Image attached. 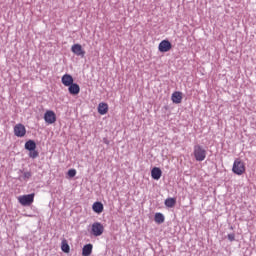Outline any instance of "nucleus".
<instances>
[{
	"mask_svg": "<svg viewBox=\"0 0 256 256\" xmlns=\"http://www.w3.org/2000/svg\"><path fill=\"white\" fill-rule=\"evenodd\" d=\"M68 93L70 95H79L81 93V87L77 83H72L70 86H68Z\"/></svg>",
	"mask_w": 256,
	"mask_h": 256,
	"instance_id": "9d476101",
	"label": "nucleus"
},
{
	"mask_svg": "<svg viewBox=\"0 0 256 256\" xmlns=\"http://www.w3.org/2000/svg\"><path fill=\"white\" fill-rule=\"evenodd\" d=\"M104 231H105V228L103 227V224H101V222H94L92 224L91 234L94 237H101Z\"/></svg>",
	"mask_w": 256,
	"mask_h": 256,
	"instance_id": "20e7f679",
	"label": "nucleus"
},
{
	"mask_svg": "<svg viewBox=\"0 0 256 256\" xmlns=\"http://www.w3.org/2000/svg\"><path fill=\"white\" fill-rule=\"evenodd\" d=\"M61 81L65 87H69L74 80H73V76H71L70 74H64L61 78Z\"/></svg>",
	"mask_w": 256,
	"mask_h": 256,
	"instance_id": "f8f14e48",
	"label": "nucleus"
},
{
	"mask_svg": "<svg viewBox=\"0 0 256 256\" xmlns=\"http://www.w3.org/2000/svg\"><path fill=\"white\" fill-rule=\"evenodd\" d=\"M25 149L26 151H29L28 156L30 159H37L39 157V151H37V143H35L33 140H28L25 143Z\"/></svg>",
	"mask_w": 256,
	"mask_h": 256,
	"instance_id": "f257e3e1",
	"label": "nucleus"
},
{
	"mask_svg": "<svg viewBox=\"0 0 256 256\" xmlns=\"http://www.w3.org/2000/svg\"><path fill=\"white\" fill-rule=\"evenodd\" d=\"M232 171L235 175H243L245 173V163L240 159H236L233 163Z\"/></svg>",
	"mask_w": 256,
	"mask_h": 256,
	"instance_id": "7ed1b4c3",
	"label": "nucleus"
},
{
	"mask_svg": "<svg viewBox=\"0 0 256 256\" xmlns=\"http://www.w3.org/2000/svg\"><path fill=\"white\" fill-rule=\"evenodd\" d=\"M76 175H77V170H75V169L68 170L69 177H75Z\"/></svg>",
	"mask_w": 256,
	"mask_h": 256,
	"instance_id": "412c9836",
	"label": "nucleus"
},
{
	"mask_svg": "<svg viewBox=\"0 0 256 256\" xmlns=\"http://www.w3.org/2000/svg\"><path fill=\"white\" fill-rule=\"evenodd\" d=\"M163 175V171H161V168L159 167H154L151 170V177L152 179H154L155 181H159V179H161V176Z\"/></svg>",
	"mask_w": 256,
	"mask_h": 256,
	"instance_id": "9b49d317",
	"label": "nucleus"
},
{
	"mask_svg": "<svg viewBox=\"0 0 256 256\" xmlns=\"http://www.w3.org/2000/svg\"><path fill=\"white\" fill-rule=\"evenodd\" d=\"M27 133V129L25 128V125L19 123L14 126V135L16 137H25Z\"/></svg>",
	"mask_w": 256,
	"mask_h": 256,
	"instance_id": "0eeeda50",
	"label": "nucleus"
},
{
	"mask_svg": "<svg viewBox=\"0 0 256 256\" xmlns=\"http://www.w3.org/2000/svg\"><path fill=\"white\" fill-rule=\"evenodd\" d=\"M227 238L230 242L235 241V233H230L227 235Z\"/></svg>",
	"mask_w": 256,
	"mask_h": 256,
	"instance_id": "4be33fe9",
	"label": "nucleus"
},
{
	"mask_svg": "<svg viewBox=\"0 0 256 256\" xmlns=\"http://www.w3.org/2000/svg\"><path fill=\"white\" fill-rule=\"evenodd\" d=\"M92 209L94 213H103V203L94 202L92 205Z\"/></svg>",
	"mask_w": 256,
	"mask_h": 256,
	"instance_id": "dca6fc26",
	"label": "nucleus"
},
{
	"mask_svg": "<svg viewBox=\"0 0 256 256\" xmlns=\"http://www.w3.org/2000/svg\"><path fill=\"white\" fill-rule=\"evenodd\" d=\"M20 173H23V175H22L23 181H29V179H31V177H33V173H31V171L23 172L22 170H20Z\"/></svg>",
	"mask_w": 256,
	"mask_h": 256,
	"instance_id": "aec40b11",
	"label": "nucleus"
},
{
	"mask_svg": "<svg viewBox=\"0 0 256 256\" xmlns=\"http://www.w3.org/2000/svg\"><path fill=\"white\" fill-rule=\"evenodd\" d=\"M71 51L74 53V55H77V57H85V50L81 44L72 45Z\"/></svg>",
	"mask_w": 256,
	"mask_h": 256,
	"instance_id": "1a4fd4ad",
	"label": "nucleus"
},
{
	"mask_svg": "<svg viewBox=\"0 0 256 256\" xmlns=\"http://www.w3.org/2000/svg\"><path fill=\"white\" fill-rule=\"evenodd\" d=\"M154 221L155 223H158V225H161V223H165V216L162 213L158 212L154 216Z\"/></svg>",
	"mask_w": 256,
	"mask_h": 256,
	"instance_id": "f3484780",
	"label": "nucleus"
},
{
	"mask_svg": "<svg viewBox=\"0 0 256 256\" xmlns=\"http://www.w3.org/2000/svg\"><path fill=\"white\" fill-rule=\"evenodd\" d=\"M61 249L63 253H69V251H71V247L69 246V243H67V240L65 239L62 240Z\"/></svg>",
	"mask_w": 256,
	"mask_h": 256,
	"instance_id": "6ab92c4d",
	"label": "nucleus"
},
{
	"mask_svg": "<svg viewBox=\"0 0 256 256\" xmlns=\"http://www.w3.org/2000/svg\"><path fill=\"white\" fill-rule=\"evenodd\" d=\"M109 111V105L105 102H101L98 104V113L100 115H107V112Z\"/></svg>",
	"mask_w": 256,
	"mask_h": 256,
	"instance_id": "4468645a",
	"label": "nucleus"
},
{
	"mask_svg": "<svg viewBox=\"0 0 256 256\" xmlns=\"http://www.w3.org/2000/svg\"><path fill=\"white\" fill-rule=\"evenodd\" d=\"M194 158L196 161H205L206 157H207V150H205V148H203V146L196 144L194 145Z\"/></svg>",
	"mask_w": 256,
	"mask_h": 256,
	"instance_id": "f03ea898",
	"label": "nucleus"
},
{
	"mask_svg": "<svg viewBox=\"0 0 256 256\" xmlns=\"http://www.w3.org/2000/svg\"><path fill=\"white\" fill-rule=\"evenodd\" d=\"M172 47H173V45L171 44V42L169 40H162L159 43L158 49H159L160 53H167V51H171Z\"/></svg>",
	"mask_w": 256,
	"mask_h": 256,
	"instance_id": "6e6552de",
	"label": "nucleus"
},
{
	"mask_svg": "<svg viewBox=\"0 0 256 256\" xmlns=\"http://www.w3.org/2000/svg\"><path fill=\"white\" fill-rule=\"evenodd\" d=\"M176 203H177V200L175 198H167L164 202V205H166V207H169L171 209L175 207Z\"/></svg>",
	"mask_w": 256,
	"mask_h": 256,
	"instance_id": "a211bd4d",
	"label": "nucleus"
},
{
	"mask_svg": "<svg viewBox=\"0 0 256 256\" xmlns=\"http://www.w3.org/2000/svg\"><path fill=\"white\" fill-rule=\"evenodd\" d=\"M44 121L45 123H48V125H53V123L57 121V116L55 115V112H53V110H47L44 114Z\"/></svg>",
	"mask_w": 256,
	"mask_h": 256,
	"instance_id": "423d86ee",
	"label": "nucleus"
},
{
	"mask_svg": "<svg viewBox=\"0 0 256 256\" xmlns=\"http://www.w3.org/2000/svg\"><path fill=\"white\" fill-rule=\"evenodd\" d=\"M34 199H35V194H27V195L20 196L18 201L21 205L25 207L27 205H31Z\"/></svg>",
	"mask_w": 256,
	"mask_h": 256,
	"instance_id": "39448f33",
	"label": "nucleus"
},
{
	"mask_svg": "<svg viewBox=\"0 0 256 256\" xmlns=\"http://www.w3.org/2000/svg\"><path fill=\"white\" fill-rule=\"evenodd\" d=\"M103 143H105V145H109L110 141L107 138H103Z\"/></svg>",
	"mask_w": 256,
	"mask_h": 256,
	"instance_id": "5701e85b",
	"label": "nucleus"
},
{
	"mask_svg": "<svg viewBox=\"0 0 256 256\" xmlns=\"http://www.w3.org/2000/svg\"><path fill=\"white\" fill-rule=\"evenodd\" d=\"M93 253V244H86L82 248V255L83 256H89Z\"/></svg>",
	"mask_w": 256,
	"mask_h": 256,
	"instance_id": "2eb2a0df",
	"label": "nucleus"
},
{
	"mask_svg": "<svg viewBox=\"0 0 256 256\" xmlns=\"http://www.w3.org/2000/svg\"><path fill=\"white\" fill-rule=\"evenodd\" d=\"M172 103H176L177 105L183 101V93L180 91H176L171 96Z\"/></svg>",
	"mask_w": 256,
	"mask_h": 256,
	"instance_id": "ddd939ff",
	"label": "nucleus"
}]
</instances>
